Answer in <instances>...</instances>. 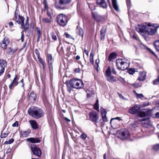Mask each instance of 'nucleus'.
<instances>
[{
	"label": "nucleus",
	"mask_w": 159,
	"mask_h": 159,
	"mask_svg": "<svg viewBox=\"0 0 159 159\" xmlns=\"http://www.w3.org/2000/svg\"><path fill=\"white\" fill-rule=\"evenodd\" d=\"M9 132L7 130H6V129H5L3 130L1 134V137L2 138H5L8 135Z\"/></svg>",
	"instance_id": "nucleus-31"
},
{
	"label": "nucleus",
	"mask_w": 159,
	"mask_h": 159,
	"mask_svg": "<svg viewBox=\"0 0 159 159\" xmlns=\"http://www.w3.org/2000/svg\"><path fill=\"white\" fill-rule=\"evenodd\" d=\"M137 114L140 117H143L147 116L148 113L147 112L143 111H139Z\"/></svg>",
	"instance_id": "nucleus-29"
},
{
	"label": "nucleus",
	"mask_w": 159,
	"mask_h": 159,
	"mask_svg": "<svg viewBox=\"0 0 159 159\" xmlns=\"http://www.w3.org/2000/svg\"><path fill=\"white\" fill-rule=\"evenodd\" d=\"M18 84V82L17 81L13 80L12 82L9 85V89L10 90H12L13 88H14L15 86L17 85Z\"/></svg>",
	"instance_id": "nucleus-25"
},
{
	"label": "nucleus",
	"mask_w": 159,
	"mask_h": 159,
	"mask_svg": "<svg viewBox=\"0 0 159 159\" xmlns=\"http://www.w3.org/2000/svg\"><path fill=\"white\" fill-rule=\"evenodd\" d=\"M115 119H117L118 120H120V117H117L116 118H113V119H111V120L110 121V123L111 124H112V123H113L114 122H115V121H114V120H115Z\"/></svg>",
	"instance_id": "nucleus-46"
},
{
	"label": "nucleus",
	"mask_w": 159,
	"mask_h": 159,
	"mask_svg": "<svg viewBox=\"0 0 159 159\" xmlns=\"http://www.w3.org/2000/svg\"><path fill=\"white\" fill-rule=\"evenodd\" d=\"M13 127H17L18 126V122L17 121H16L12 125Z\"/></svg>",
	"instance_id": "nucleus-55"
},
{
	"label": "nucleus",
	"mask_w": 159,
	"mask_h": 159,
	"mask_svg": "<svg viewBox=\"0 0 159 159\" xmlns=\"http://www.w3.org/2000/svg\"><path fill=\"white\" fill-rule=\"evenodd\" d=\"M140 121H144L142 124L143 127H144L147 128L151 125V122L149 119H143Z\"/></svg>",
	"instance_id": "nucleus-14"
},
{
	"label": "nucleus",
	"mask_w": 159,
	"mask_h": 159,
	"mask_svg": "<svg viewBox=\"0 0 159 159\" xmlns=\"http://www.w3.org/2000/svg\"><path fill=\"white\" fill-rule=\"evenodd\" d=\"M116 66L118 69L124 70L128 67L129 64L127 60L124 59H118L116 60Z\"/></svg>",
	"instance_id": "nucleus-3"
},
{
	"label": "nucleus",
	"mask_w": 159,
	"mask_h": 159,
	"mask_svg": "<svg viewBox=\"0 0 159 159\" xmlns=\"http://www.w3.org/2000/svg\"><path fill=\"white\" fill-rule=\"evenodd\" d=\"M80 81L81 82V86H80V89H84V84L82 81V80H80Z\"/></svg>",
	"instance_id": "nucleus-60"
},
{
	"label": "nucleus",
	"mask_w": 159,
	"mask_h": 159,
	"mask_svg": "<svg viewBox=\"0 0 159 159\" xmlns=\"http://www.w3.org/2000/svg\"><path fill=\"white\" fill-rule=\"evenodd\" d=\"M94 108L98 111H99L98 105L97 104H95L94 105Z\"/></svg>",
	"instance_id": "nucleus-49"
},
{
	"label": "nucleus",
	"mask_w": 159,
	"mask_h": 159,
	"mask_svg": "<svg viewBox=\"0 0 159 159\" xmlns=\"http://www.w3.org/2000/svg\"><path fill=\"white\" fill-rule=\"evenodd\" d=\"M66 85H67V91L69 93H70L71 92V91L72 90V89L71 87L68 86V83H67Z\"/></svg>",
	"instance_id": "nucleus-50"
},
{
	"label": "nucleus",
	"mask_w": 159,
	"mask_h": 159,
	"mask_svg": "<svg viewBox=\"0 0 159 159\" xmlns=\"http://www.w3.org/2000/svg\"><path fill=\"white\" fill-rule=\"evenodd\" d=\"M19 19L20 21L21 22V26L23 27L24 24V17L20 15L19 16Z\"/></svg>",
	"instance_id": "nucleus-40"
},
{
	"label": "nucleus",
	"mask_w": 159,
	"mask_h": 159,
	"mask_svg": "<svg viewBox=\"0 0 159 159\" xmlns=\"http://www.w3.org/2000/svg\"><path fill=\"white\" fill-rule=\"evenodd\" d=\"M47 60L49 66V72L50 74H51L53 72V66L52 64L53 61L52 54H48L47 55Z\"/></svg>",
	"instance_id": "nucleus-6"
},
{
	"label": "nucleus",
	"mask_w": 159,
	"mask_h": 159,
	"mask_svg": "<svg viewBox=\"0 0 159 159\" xmlns=\"http://www.w3.org/2000/svg\"><path fill=\"white\" fill-rule=\"evenodd\" d=\"M118 80L120 81L121 82L123 83L124 82V79L121 77H119L118 78Z\"/></svg>",
	"instance_id": "nucleus-59"
},
{
	"label": "nucleus",
	"mask_w": 159,
	"mask_h": 159,
	"mask_svg": "<svg viewBox=\"0 0 159 159\" xmlns=\"http://www.w3.org/2000/svg\"><path fill=\"white\" fill-rule=\"evenodd\" d=\"M36 98V94L33 92H31L29 96V99L31 101H34L35 100Z\"/></svg>",
	"instance_id": "nucleus-23"
},
{
	"label": "nucleus",
	"mask_w": 159,
	"mask_h": 159,
	"mask_svg": "<svg viewBox=\"0 0 159 159\" xmlns=\"http://www.w3.org/2000/svg\"><path fill=\"white\" fill-rule=\"evenodd\" d=\"M146 77V73L144 72H140L139 73V76L138 79L139 81H143L145 79Z\"/></svg>",
	"instance_id": "nucleus-17"
},
{
	"label": "nucleus",
	"mask_w": 159,
	"mask_h": 159,
	"mask_svg": "<svg viewBox=\"0 0 159 159\" xmlns=\"http://www.w3.org/2000/svg\"><path fill=\"white\" fill-rule=\"evenodd\" d=\"M52 19H50V18H45L42 19V21L44 23H50L51 22V20Z\"/></svg>",
	"instance_id": "nucleus-34"
},
{
	"label": "nucleus",
	"mask_w": 159,
	"mask_h": 159,
	"mask_svg": "<svg viewBox=\"0 0 159 159\" xmlns=\"http://www.w3.org/2000/svg\"><path fill=\"white\" fill-rule=\"evenodd\" d=\"M140 106L137 104L134 105L129 110V112L132 114H137L140 111Z\"/></svg>",
	"instance_id": "nucleus-9"
},
{
	"label": "nucleus",
	"mask_w": 159,
	"mask_h": 159,
	"mask_svg": "<svg viewBox=\"0 0 159 159\" xmlns=\"http://www.w3.org/2000/svg\"><path fill=\"white\" fill-rule=\"evenodd\" d=\"M17 49V47H16L15 48H12L11 47H8L7 49L6 52L8 54H13L16 52Z\"/></svg>",
	"instance_id": "nucleus-18"
},
{
	"label": "nucleus",
	"mask_w": 159,
	"mask_h": 159,
	"mask_svg": "<svg viewBox=\"0 0 159 159\" xmlns=\"http://www.w3.org/2000/svg\"><path fill=\"white\" fill-rule=\"evenodd\" d=\"M150 112H152L151 116H152L154 113H155V117L159 118V106L155 107L150 111Z\"/></svg>",
	"instance_id": "nucleus-13"
},
{
	"label": "nucleus",
	"mask_w": 159,
	"mask_h": 159,
	"mask_svg": "<svg viewBox=\"0 0 159 159\" xmlns=\"http://www.w3.org/2000/svg\"><path fill=\"white\" fill-rule=\"evenodd\" d=\"M159 26L157 25H152L150 23L143 24L138 25L136 28V30L139 33H142L145 32L148 34L153 35L156 32Z\"/></svg>",
	"instance_id": "nucleus-1"
},
{
	"label": "nucleus",
	"mask_w": 159,
	"mask_h": 159,
	"mask_svg": "<svg viewBox=\"0 0 159 159\" xmlns=\"http://www.w3.org/2000/svg\"><path fill=\"white\" fill-rule=\"evenodd\" d=\"M31 150L34 154L40 157L41 155V152L40 149L35 145L32 144L31 146Z\"/></svg>",
	"instance_id": "nucleus-10"
},
{
	"label": "nucleus",
	"mask_w": 159,
	"mask_h": 159,
	"mask_svg": "<svg viewBox=\"0 0 159 159\" xmlns=\"http://www.w3.org/2000/svg\"><path fill=\"white\" fill-rule=\"evenodd\" d=\"M29 122L33 129H36L38 128V125L35 121L30 120L29 121Z\"/></svg>",
	"instance_id": "nucleus-24"
},
{
	"label": "nucleus",
	"mask_w": 159,
	"mask_h": 159,
	"mask_svg": "<svg viewBox=\"0 0 159 159\" xmlns=\"http://www.w3.org/2000/svg\"><path fill=\"white\" fill-rule=\"evenodd\" d=\"M19 79V77L17 75H16L14 78L13 80L17 81Z\"/></svg>",
	"instance_id": "nucleus-61"
},
{
	"label": "nucleus",
	"mask_w": 159,
	"mask_h": 159,
	"mask_svg": "<svg viewBox=\"0 0 159 159\" xmlns=\"http://www.w3.org/2000/svg\"><path fill=\"white\" fill-rule=\"evenodd\" d=\"M10 41L7 38H5L1 43V47L4 49H6L8 47Z\"/></svg>",
	"instance_id": "nucleus-11"
},
{
	"label": "nucleus",
	"mask_w": 159,
	"mask_h": 159,
	"mask_svg": "<svg viewBox=\"0 0 159 159\" xmlns=\"http://www.w3.org/2000/svg\"><path fill=\"white\" fill-rule=\"evenodd\" d=\"M57 21L59 25L64 27L67 24L68 20L67 17L66 15L61 14L57 16Z\"/></svg>",
	"instance_id": "nucleus-4"
},
{
	"label": "nucleus",
	"mask_w": 159,
	"mask_h": 159,
	"mask_svg": "<svg viewBox=\"0 0 159 159\" xmlns=\"http://www.w3.org/2000/svg\"><path fill=\"white\" fill-rule=\"evenodd\" d=\"M90 120L93 122L97 123L98 122L99 116L97 112L95 111H92L89 114Z\"/></svg>",
	"instance_id": "nucleus-7"
},
{
	"label": "nucleus",
	"mask_w": 159,
	"mask_h": 159,
	"mask_svg": "<svg viewBox=\"0 0 159 159\" xmlns=\"http://www.w3.org/2000/svg\"><path fill=\"white\" fill-rule=\"evenodd\" d=\"M24 35L22 32H21V42H23L24 40Z\"/></svg>",
	"instance_id": "nucleus-63"
},
{
	"label": "nucleus",
	"mask_w": 159,
	"mask_h": 159,
	"mask_svg": "<svg viewBox=\"0 0 159 159\" xmlns=\"http://www.w3.org/2000/svg\"><path fill=\"white\" fill-rule=\"evenodd\" d=\"M85 90L87 93V96L89 97H91L94 94V91L92 89L88 90L87 91H86V90Z\"/></svg>",
	"instance_id": "nucleus-26"
},
{
	"label": "nucleus",
	"mask_w": 159,
	"mask_h": 159,
	"mask_svg": "<svg viewBox=\"0 0 159 159\" xmlns=\"http://www.w3.org/2000/svg\"><path fill=\"white\" fill-rule=\"evenodd\" d=\"M1 69L0 70V76L2 75V73L4 72V68L3 67H1Z\"/></svg>",
	"instance_id": "nucleus-54"
},
{
	"label": "nucleus",
	"mask_w": 159,
	"mask_h": 159,
	"mask_svg": "<svg viewBox=\"0 0 159 159\" xmlns=\"http://www.w3.org/2000/svg\"><path fill=\"white\" fill-rule=\"evenodd\" d=\"M52 37L53 39L55 41L57 39V37L56 35L54 34L53 33H52Z\"/></svg>",
	"instance_id": "nucleus-48"
},
{
	"label": "nucleus",
	"mask_w": 159,
	"mask_h": 159,
	"mask_svg": "<svg viewBox=\"0 0 159 159\" xmlns=\"http://www.w3.org/2000/svg\"><path fill=\"white\" fill-rule=\"evenodd\" d=\"M117 54L115 52L111 53L109 56L108 60L109 61H113L116 58Z\"/></svg>",
	"instance_id": "nucleus-20"
},
{
	"label": "nucleus",
	"mask_w": 159,
	"mask_h": 159,
	"mask_svg": "<svg viewBox=\"0 0 159 159\" xmlns=\"http://www.w3.org/2000/svg\"><path fill=\"white\" fill-rule=\"evenodd\" d=\"M136 98L138 99V98L141 99L144 97V96L142 94L138 93V94H136Z\"/></svg>",
	"instance_id": "nucleus-44"
},
{
	"label": "nucleus",
	"mask_w": 159,
	"mask_h": 159,
	"mask_svg": "<svg viewBox=\"0 0 159 159\" xmlns=\"http://www.w3.org/2000/svg\"><path fill=\"white\" fill-rule=\"evenodd\" d=\"M128 72L130 74L133 75L135 72V70L134 69L130 68L128 70Z\"/></svg>",
	"instance_id": "nucleus-43"
},
{
	"label": "nucleus",
	"mask_w": 159,
	"mask_h": 159,
	"mask_svg": "<svg viewBox=\"0 0 159 159\" xmlns=\"http://www.w3.org/2000/svg\"><path fill=\"white\" fill-rule=\"evenodd\" d=\"M29 25H28L27 24L24 25V24L23 27H21L22 28H23L24 29V31L25 32H26L27 30H28L29 29Z\"/></svg>",
	"instance_id": "nucleus-41"
},
{
	"label": "nucleus",
	"mask_w": 159,
	"mask_h": 159,
	"mask_svg": "<svg viewBox=\"0 0 159 159\" xmlns=\"http://www.w3.org/2000/svg\"><path fill=\"white\" fill-rule=\"evenodd\" d=\"M71 1V0H60L59 2H56L55 7L57 9H63L64 8L62 6V5L68 4Z\"/></svg>",
	"instance_id": "nucleus-5"
},
{
	"label": "nucleus",
	"mask_w": 159,
	"mask_h": 159,
	"mask_svg": "<svg viewBox=\"0 0 159 159\" xmlns=\"http://www.w3.org/2000/svg\"><path fill=\"white\" fill-rule=\"evenodd\" d=\"M107 80L108 81L111 82L116 81V79L114 77L111 75L107 77Z\"/></svg>",
	"instance_id": "nucleus-32"
},
{
	"label": "nucleus",
	"mask_w": 159,
	"mask_h": 159,
	"mask_svg": "<svg viewBox=\"0 0 159 159\" xmlns=\"http://www.w3.org/2000/svg\"><path fill=\"white\" fill-rule=\"evenodd\" d=\"M130 84L135 88H137L139 87H140V86L139 85V84L138 83H134Z\"/></svg>",
	"instance_id": "nucleus-42"
},
{
	"label": "nucleus",
	"mask_w": 159,
	"mask_h": 159,
	"mask_svg": "<svg viewBox=\"0 0 159 159\" xmlns=\"http://www.w3.org/2000/svg\"><path fill=\"white\" fill-rule=\"evenodd\" d=\"M75 73H78L80 72V69L79 68H77L75 69L74 70Z\"/></svg>",
	"instance_id": "nucleus-64"
},
{
	"label": "nucleus",
	"mask_w": 159,
	"mask_h": 159,
	"mask_svg": "<svg viewBox=\"0 0 159 159\" xmlns=\"http://www.w3.org/2000/svg\"><path fill=\"white\" fill-rule=\"evenodd\" d=\"M28 113L32 117L35 118H39L43 116L44 113L42 109L35 107L30 108L28 110Z\"/></svg>",
	"instance_id": "nucleus-2"
},
{
	"label": "nucleus",
	"mask_w": 159,
	"mask_h": 159,
	"mask_svg": "<svg viewBox=\"0 0 159 159\" xmlns=\"http://www.w3.org/2000/svg\"><path fill=\"white\" fill-rule=\"evenodd\" d=\"M154 45L156 50L159 51V41H155Z\"/></svg>",
	"instance_id": "nucleus-37"
},
{
	"label": "nucleus",
	"mask_w": 159,
	"mask_h": 159,
	"mask_svg": "<svg viewBox=\"0 0 159 159\" xmlns=\"http://www.w3.org/2000/svg\"><path fill=\"white\" fill-rule=\"evenodd\" d=\"M92 13L93 17L97 21H99L102 19V16L98 15L97 13H94L93 12H92Z\"/></svg>",
	"instance_id": "nucleus-19"
},
{
	"label": "nucleus",
	"mask_w": 159,
	"mask_h": 159,
	"mask_svg": "<svg viewBox=\"0 0 159 159\" xmlns=\"http://www.w3.org/2000/svg\"><path fill=\"white\" fill-rule=\"evenodd\" d=\"M106 32V28L103 27L102 29L100 32L101 39V40L104 39Z\"/></svg>",
	"instance_id": "nucleus-21"
},
{
	"label": "nucleus",
	"mask_w": 159,
	"mask_h": 159,
	"mask_svg": "<svg viewBox=\"0 0 159 159\" xmlns=\"http://www.w3.org/2000/svg\"><path fill=\"white\" fill-rule=\"evenodd\" d=\"M89 8L90 9L91 11L93 12L92 11L95 9L96 7L95 5L93 3H88Z\"/></svg>",
	"instance_id": "nucleus-35"
},
{
	"label": "nucleus",
	"mask_w": 159,
	"mask_h": 159,
	"mask_svg": "<svg viewBox=\"0 0 159 159\" xmlns=\"http://www.w3.org/2000/svg\"><path fill=\"white\" fill-rule=\"evenodd\" d=\"M38 58L39 61V62L41 64H42L45 62L44 61H43L42 60V59L40 57H38Z\"/></svg>",
	"instance_id": "nucleus-52"
},
{
	"label": "nucleus",
	"mask_w": 159,
	"mask_h": 159,
	"mask_svg": "<svg viewBox=\"0 0 159 159\" xmlns=\"http://www.w3.org/2000/svg\"><path fill=\"white\" fill-rule=\"evenodd\" d=\"M96 4L100 5L103 8H106L107 5L105 0H96Z\"/></svg>",
	"instance_id": "nucleus-15"
},
{
	"label": "nucleus",
	"mask_w": 159,
	"mask_h": 159,
	"mask_svg": "<svg viewBox=\"0 0 159 159\" xmlns=\"http://www.w3.org/2000/svg\"><path fill=\"white\" fill-rule=\"evenodd\" d=\"M19 79V77L17 75H16L14 78L13 80L17 81Z\"/></svg>",
	"instance_id": "nucleus-62"
},
{
	"label": "nucleus",
	"mask_w": 159,
	"mask_h": 159,
	"mask_svg": "<svg viewBox=\"0 0 159 159\" xmlns=\"http://www.w3.org/2000/svg\"><path fill=\"white\" fill-rule=\"evenodd\" d=\"M7 65L6 61L4 60H0V66L1 67L5 68Z\"/></svg>",
	"instance_id": "nucleus-30"
},
{
	"label": "nucleus",
	"mask_w": 159,
	"mask_h": 159,
	"mask_svg": "<svg viewBox=\"0 0 159 159\" xmlns=\"http://www.w3.org/2000/svg\"><path fill=\"white\" fill-rule=\"evenodd\" d=\"M140 48L142 49H145V48H147L143 44V43H141L140 45Z\"/></svg>",
	"instance_id": "nucleus-56"
},
{
	"label": "nucleus",
	"mask_w": 159,
	"mask_h": 159,
	"mask_svg": "<svg viewBox=\"0 0 159 159\" xmlns=\"http://www.w3.org/2000/svg\"><path fill=\"white\" fill-rule=\"evenodd\" d=\"M30 142L33 143H37L40 142V140L37 138H31L27 139Z\"/></svg>",
	"instance_id": "nucleus-22"
},
{
	"label": "nucleus",
	"mask_w": 159,
	"mask_h": 159,
	"mask_svg": "<svg viewBox=\"0 0 159 159\" xmlns=\"http://www.w3.org/2000/svg\"><path fill=\"white\" fill-rule=\"evenodd\" d=\"M111 72L114 74H116V71L115 69L113 67H112L111 69Z\"/></svg>",
	"instance_id": "nucleus-57"
},
{
	"label": "nucleus",
	"mask_w": 159,
	"mask_h": 159,
	"mask_svg": "<svg viewBox=\"0 0 159 159\" xmlns=\"http://www.w3.org/2000/svg\"><path fill=\"white\" fill-rule=\"evenodd\" d=\"M47 15L48 17L50 18V19H52V13L50 11H48V10L47 11Z\"/></svg>",
	"instance_id": "nucleus-47"
},
{
	"label": "nucleus",
	"mask_w": 159,
	"mask_h": 159,
	"mask_svg": "<svg viewBox=\"0 0 159 159\" xmlns=\"http://www.w3.org/2000/svg\"><path fill=\"white\" fill-rule=\"evenodd\" d=\"M153 149L155 150H157L159 149V144H156L153 147Z\"/></svg>",
	"instance_id": "nucleus-45"
},
{
	"label": "nucleus",
	"mask_w": 159,
	"mask_h": 159,
	"mask_svg": "<svg viewBox=\"0 0 159 159\" xmlns=\"http://www.w3.org/2000/svg\"><path fill=\"white\" fill-rule=\"evenodd\" d=\"M81 132L82 133V134L80 135V138L84 141L85 143H86L85 141L86 140V139L88 138L87 134Z\"/></svg>",
	"instance_id": "nucleus-28"
},
{
	"label": "nucleus",
	"mask_w": 159,
	"mask_h": 159,
	"mask_svg": "<svg viewBox=\"0 0 159 159\" xmlns=\"http://www.w3.org/2000/svg\"><path fill=\"white\" fill-rule=\"evenodd\" d=\"M101 113L103 121L105 122L107 121V118L106 116L107 112L103 108H101Z\"/></svg>",
	"instance_id": "nucleus-16"
},
{
	"label": "nucleus",
	"mask_w": 159,
	"mask_h": 159,
	"mask_svg": "<svg viewBox=\"0 0 159 159\" xmlns=\"http://www.w3.org/2000/svg\"><path fill=\"white\" fill-rule=\"evenodd\" d=\"M120 136L123 139L129 138L130 136L129 132L126 129L123 130L121 131Z\"/></svg>",
	"instance_id": "nucleus-12"
},
{
	"label": "nucleus",
	"mask_w": 159,
	"mask_h": 159,
	"mask_svg": "<svg viewBox=\"0 0 159 159\" xmlns=\"http://www.w3.org/2000/svg\"><path fill=\"white\" fill-rule=\"evenodd\" d=\"M89 60H90V62L91 63L93 64L94 63L93 54L92 52H91L90 53V57H89Z\"/></svg>",
	"instance_id": "nucleus-38"
},
{
	"label": "nucleus",
	"mask_w": 159,
	"mask_h": 159,
	"mask_svg": "<svg viewBox=\"0 0 159 159\" xmlns=\"http://www.w3.org/2000/svg\"><path fill=\"white\" fill-rule=\"evenodd\" d=\"M30 133V130H28L26 131H24L21 132V134L22 136L26 137L28 136Z\"/></svg>",
	"instance_id": "nucleus-33"
},
{
	"label": "nucleus",
	"mask_w": 159,
	"mask_h": 159,
	"mask_svg": "<svg viewBox=\"0 0 159 159\" xmlns=\"http://www.w3.org/2000/svg\"><path fill=\"white\" fill-rule=\"evenodd\" d=\"M36 30L37 31V35H41V34L40 31V29L38 27L36 28Z\"/></svg>",
	"instance_id": "nucleus-51"
},
{
	"label": "nucleus",
	"mask_w": 159,
	"mask_h": 159,
	"mask_svg": "<svg viewBox=\"0 0 159 159\" xmlns=\"http://www.w3.org/2000/svg\"><path fill=\"white\" fill-rule=\"evenodd\" d=\"M35 52L36 53L37 57H40L39 53V52L38 50L37 49H35Z\"/></svg>",
	"instance_id": "nucleus-53"
},
{
	"label": "nucleus",
	"mask_w": 159,
	"mask_h": 159,
	"mask_svg": "<svg viewBox=\"0 0 159 159\" xmlns=\"http://www.w3.org/2000/svg\"><path fill=\"white\" fill-rule=\"evenodd\" d=\"M112 2L114 9L116 11H118L119 9L116 0H112Z\"/></svg>",
	"instance_id": "nucleus-27"
},
{
	"label": "nucleus",
	"mask_w": 159,
	"mask_h": 159,
	"mask_svg": "<svg viewBox=\"0 0 159 159\" xmlns=\"http://www.w3.org/2000/svg\"><path fill=\"white\" fill-rule=\"evenodd\" d=\"M159 84V75L157 78L153 81V84L154 85H157Z\"/></svg>",
	"instance_id": "nucleus-39"
},
{
	"label": "nucleus",
	"mask_w": 159,
	"mask_h": 159,
	"mask_svg": "<svg viewBox=\"0 0 159 159\" xmlns=\"http://www.w3.org/2000/svg\"><path fill=\"white\" fill-rule=\"evenodd\" d=\"M80 35H81L82 37L83 38L84 36V31L83 30L80 28Z\"/></svg>",
	"instance_id": "nucleus-58"
},
{
	"label": "nucleus",
	"mask_w": 159,
	"mask_h": 159,
	"mask_svg": "<svg viewBox=\"0 0 159 159\" xmlns=\"http://www.w3.org/2000/svg\"><path fill=\"white\" fill-rule=\"evenodd\" d=\"M80 79H73L70 80V84L72 87L77 89H80L79 86Z\"/></svg>",
	"instance_id": "nucleus-8"
},
{
	"label": "nucleus",
	"mask_w": 159,
	"mask_h": 159,
	"mask_svg": "<svg viewBox=\"0 0 159 159\" xmlns=\"http://www.w3.org/2000/svg\"><path fill=\"white\" fill-rule=\"evenodd\" d=\"M111 68L110 66H108L107 70L106 71V75L107 77L111 75Z\"/></svg>",
	"instance_id": "nucleus-36"
}]
</instances>
